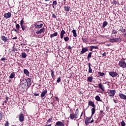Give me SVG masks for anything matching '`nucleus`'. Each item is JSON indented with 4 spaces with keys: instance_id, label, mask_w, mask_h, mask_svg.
<instances>
[{
    "instance_id": "obj_1",
    "label": "nucleus",
    "mask_w": 126,
    "mask_h": 126,
    "mask_svg": "<svg viewBox=\"0 0 126 126\" xmlns=\"http://www.w3.org/2000/svg\"><path fill=\"white\" fill-rule=\"evenodd\" d=\"M20 86L25 89V88H29L31 86V79L29 78H27L25 79H23L20 83Z\"/></svg>"
},
{
    "instance_id": "obj_2",
    "label": "nucleus",
    "mask_w": 126,
    "mask_h": 126,
    "mask_svg": "<svg viewBox=\"0 0 126 126\" xmlns=\"http://www.w3.org/2000/svg\"><path fill=\"white\" fill-rule=\"evenodd\" d=\"M79 115V109H78V108H77L74 114L73 113H71L70 114V116H69V118L70 119V120H76V119H77L78 118V116Z\"/></svg>"
},
{
    "instance_id": "obj_3",
    "label": "nucleus",
    "mask_w": 126,
    "mask_h": 126,
    "mask_svg": "<svg viewBox=\"0 0 126 126\" xmlns=\"http://www.w3.org/2000/svg\"><path fill=\"white\" fill-rule=\"evenodd\" d=\"M93 123H94V119H93L92 116L86 118L85 120V124L86 126H89V124H92Z\"/></svg>"
},
{
    "instance_id": "obj_4",
    "label": "nucleus",
    "mask_w": 126,
    "mask_h": 126,
    "mask_svg": "<svg viewBox=\"0 0 126 126\" xmlns=\"http://www.w3.org/2000/svg\"><path fill=\"white\" fill-rule=\"evenodd\" d=\"M118 65L122 68H126V63L125 61L121 60L119 61Z\"/></svg>"
},
{
    "instance_id": "obj_5",
    "label": "nucleus",
    "mask_w": 126,
    "mask_h": 126,
    "mask_svg": "<svg viewBox=\"0 0 126 126\" xmlns=\"http://www.w3.org/2000/svg\"><path fill=\"white\" fill-rule=\"evenodd\" d=\"M110 43H118V42H122V39L120 37L112 38L109 40Z\"/></svg>"
},
{
    "instance_id": "obj_6",
    "label": "nucleus",
    "mask_w": 126,
    "mask_h": 126,
    "mask_svg": "<svg viewBox=\"0 0 126 126\" xmlns=\"http://www.w3.org/2000/svg\"><path fill=\"white\" fill-rule=\"evenodd\" d=\"M41 21H38L36 23L34 24L35 28H42L43 27V24L41 23Z\"/></svg>"
},
{
    "instance_id": "obj_7",
    "label": "nucleus",
    "mask_w": 126,
    "mask_h": 126,
    "mask_svg": "<svg viewBox=\"0 0 126 126\" xmlns=\"http://www.w3.org/2000/svg\"><path fill=\"white\" fill-rule=\"evenodd\" d=\"M82 50L80 52V55H83V54H85V53H86V52H88L89 49L87 47H83V46H82Z\"/></svg>"
},
{
    "instance_id": "obj_8",
    "label": "nucleus",
    "mask_w": 126,
    "mask_h": 126,
    "mask_svg": "<svg viewBox=\"0 0 126 126\" xmlns=\"http://www.w3.org/2000/svg\"><path fill=\"white\" fill-rule=\"evenodd\" d=\"M116 94V90H110L108 92V95L110 97H114Z\"/></svg>"
},
{
    "instance_id": "obj_9",
    "label": "nucleus",
    "mask_w": 126,
    "mask_h": 126,
    "mask_svg": "<svg viewBox=\"0 0 126 126\" xmlns=\"http://www.w3.org/2000/svg\"><path fill=\"white\" fill-rule=\"evenodd\" d=\"M47 93H48V91H47V89L43 91L40 95L41 98L45 99L44 97H45V96H46V94H47Z\"/></svg>"
},
{
    "instance_id": "obj_10",
    "label": "nucleus",
    "mask_w": 126,
    "mask_h": 126,
    "mask_svg": "<svg viewBox=\"0 0 126 126\" xmlns=\"http://www.w3.org/2000/svg\"><path fill=\"white\" fill-rule=\"evenodd\" d=\"M19 121L21 123H22V122H24V115L22 113H20L19 115Z\"/></svg>"
},
{
    "instance_id": "obj_11",
    "label": "nucleus",
    "mask_w": 126,
    "mask_h": 126,
    "mask_svg": "<svg viewBox=\"0 0 126 126\" xmlns=\"http://www.w3.org/2000/svg\"><path fill=\"white\" fill-rule=\"evenodd\" d=\"M109 75L111 76V77H116V76H118V73L114 71H111L109 72Z\"/></svg>"
},
{
    "instance_id": "obj_12",
    "label": "nucleus",
    "mask_w": 126,
    "mask_h": 126,
    "mask_svg": "<svg viewBox=\"0 0 126 126\" xmlns=\"http://www.w3.org/2000/svg\"><path fill=\"white\" fill-rule=\"evenodd\" d=\"M1 40L2 41H3L4 43H6V42H8L9 41V39H8V38L7 37H5L4 35H2L1 36Z\"/></svg>"
},
{
    "instance_id": "obj_13",
    "label": "nucleus",
    "mask_w": 126,
    "mask_h": 126,
    "mask_svg": "<svg viewBox=\"0 0 126 126\" xmlns=\"http://www.w3.org/2000/svg\"><path fill=\"white\" fill-rule=\"evenodd\" d=\"M4 17H5V18H10L11 17V13L8 12L7 13H5L4 14Z\"/></svg>"
},
{
    "instance_id": "obj_14",
    "label": "nucleus",
    "mask_w": 126,
    "mask_h": 126,
    "mask_svg": "<svg viewBox=\"0 0 126 126\" xmlns=\"http://www.w3.org/2000/svg\"><path fill=\"white\" fill-rule=\"evenodd\" d=\"M98 87L99 89H101L102 91H105V87L102 83L98 84Z\"/></svg>"
},
{
    "instance_id": "obj_15",
    "label": "nucleus",
    "mask_w": 126,
    "mask_h": 126,
    "mask_svg": "<svg viewBox=\"0 0 126 126\" xmlns=\"http://www.w3.org/2000/svg\"><path fill=\"white\" fill-rule=\"evenodd\" d=\"M55 126H64V124L61 121H58L55 125Z\"/></svg>"
},
{
    "instance_id": "obj_16",
    "label": "nucleus",
    "mask_w": 126,
    "mask_h": 126,
    "mask_svg": "<svg viewBox=\"0 0 126 126\" xmlns=\"http://www.w3.org/2000/svg\"><path fill=\"white\" fill-rule=\"evenodd\" d=\"M119 96L120 97V98H121V99H123V100H126V95L124 94H123L122 93H120L119 94Z\"/></svg>"
},
{
    "instance_id": "obj_17",
    "label": "nucleus",
    "mask_w": 126,
    "mask_h": 126,
    "mask_svg": "<svg viewBox=\"0 0 126 126\" xmlns=\"http://www.w3.org/2000/svg\"><path fill=\"white\" fill-rule=\"evenodd\" d=\"M88 105H89V106H90L91 107H93V108H94V107H96V105H95L94 102H93L92 101H89L88 102Z\"/></svg>"
},
{
    "instance_id": "obj_18",
    "label": "nucleus",
    "mask_w": 126,
    "mask_h": 126,
    "mask_svg": "<svg viewBox=\"0 0 126 126\" xmlns=\"http://www.w3.org/2000/svg\"><path fill=\"white\" fill-rule=\"evenodd\" d=\"M93 49H98V46H90V52H93Z\"/></svg>"
},
{
    "instance_id": "obj_19",
    "label": "nucleus",
    "mask_w": 126,
    "mask_h": 126,
    "mask_svg": "<svg viewBox=\"0 0 126 126\" xmlns=\"http://www.w3.org/2000/svg\"><path fill=\"white\" fill-rule=\"evenodd\" d=\"M64 34H65V31H64V30H62L60 33V37L61 39L63 38V36L64 35Z\"/></svg>"
},
{
    "instance_id": "obj_20",
    "label": "nucleus",
    "mask_w": 126,
    "mask_h": 126,
    "mask_svg": "<svg viewBox=\"0 0 126 126\" xmlns=\"http://www.w3.org/2000/svg\"><path fill=\"white\" fill-rule=\"evenodd\" d=\"M51 77L53 79H55L56 78V75H55V71H54L53 69L51 70Z\"/></svg>"
},
{
    "instance_id": "obj_21",
    "label": "nucleus",
    "mask_w": 126,
    "mask_h": 126,
    "mask_svg": "<svg viewBox=\"0 0 126 126\" xmlns=\"http://www.w3.org/2000/svg\"><path fill=\"white\" fill-rule=\"evenodd\" d=\"M88 64L89 65V73H93V70L92 68H91V63H88Z\"/></svg>"
},
{
    "instance_id": "obj_22",
    "label": "nucleus",
    "mask_w": 126,
    "mask_h": 126,
    "mask_svg": "<svg viewBox=\"0 0 126 126\" xmlns=\"http://www.w3.org/2000/svg\"><path fill=\"white\" fill-rule=\"evenodd\" d=\"M92 111V115L91 116L92 117L94 114H95V112H96V106H94V107H93L91 109Z\"/></svg>"
},
{
    "instance_id": "obj_23",
    "label": "nucleus",
    "mask_w": 126,
    "mask_h": 126,
    "mask_svg": "<svg viewBox=\"0 0 126 126\" xmlns=\"http://www.w3.org/2000/svg\"><path fill=\"white\" fill-rule=\"evenodd\" d=\"M42 32H45V29H41L39 31H38L36 32V34H41Z\"/></svg>"
},
{
    "instance_id": "obj_24",
    "label": "nucleus",
    "mask_w": 126,
    "mask_h": 126,
    "mask_svg": "<svg viewBox=\"0 0 126 126\" xmlns=\"http://www.w3.org/2000/svg\"><path fill=\"white\" fill-rule=\"evenodd\" d=\"M58 36V32H55L54 33L50 34V37L52 39L54 38V37H57Z\"/></svg>"
},
{
    "instance_id": "obj_25",
    "label": "nucleus",
    "mask_w": 126,
    "mask_h": 126,
    "mask_svg": "<svg viewBox=\"0 0 126 126\" xmlns=\"http://www.w3.org/2000/svg\"><path fill=\"white\" fill-rule=\"evenodd\" d=\"M24 73L27 75V76H29V74H30L29 71L27 69H24Z\"/></svg>"
},
{
    "instance_id": "obj_26",
    "label": "nucleus",
    "mask_w": 126,
    "mask_h": 126,
    "mask_svg": "<svg viewBox=\"0 0 126 126\" xmlns=\"http://www.w3.org/2000/svg\"><path fill=\"white\" fill-rule=\"evenodd\" d=\"M64 8L65 9V11H67V12H68V11H69L70 9V7L68 5H66L64 6Z\"/></svg>"
},
{
    "instance_id": "obj_27",
    "label": "nucleus",
    "mask_w": 126,
    "mask_h": 126,
    "mask_svg": "<svg viewBox=\"0 0 126 126\" xmlns=\"http://www.w3.org/2000/svg\"><path fill=\"white\" fill-rule=\"evenodd\" d=\"M14 77H15V72H13L11 73L9 76V78H10L11 79H12V78H14Z\"/></svg>"
},
{
    "instance_id": "obj_28",
    "label": "nucleus",
    "mask_w": 126,
    "mask_h": 126,
    "mask_svg": "<svg viewBox=\"0 0 126 126\" xmlns=\"http://www.w3.org/2000/svg\"><path fill=\"white\" fill-rule=\"evenodd\" d=\"M95 99L96 101H98V102H103V100L101 99L99 95H96L95 97Z\"/></svg>"
},
{
    "instance_id": "obj_29",
    "label": "nucleus",
    "mask_w": 126,
    "mask_h": 126,
    "mask_svg": "<svg viewBox=\"0 0 126 126\" xmlns=\"http://www.w3.org/2000/svg\"><path fill=\"white\" fill-rule=\"evenodd\" d=\"M87 81H88V82H92V81H93V77L91 76L88 77Z\"/></svg>"
},
{
    "instance_id": "obj_30",
    "label": "nucleus",
    "mask_w": 126,
    "mask_h": 126,
    "mask_svg": "<svg viewBox=\"0 0 126 126\" xmlns=\"http://www.w3.org/2000/svg\"><path fill=\"white\" fill-rule=\"evenodd\" d=\"M92 57V52H89L87 56V59L89 61L90 59H91Z\"/></svg>"
},
{
    "instance_id": "obj_31",
    "label": "nucleus",
    "mask_w": 126,
    "mask_h": 126,
    "mask_svg": "<svg viewBox=\"0 0 126 126\" xmlns=\"http://www.w3.org/2000/svg\"><path fill=\"white\" fill-rule=\"evenodd\" d=\"M21 57L23 59H25L27 57V54L25 52H23L21 53Z\"/></svg>"
},
{
    "instance_id": "obj_32",
    "label": "nucleus",
    "mask_w": 126,
    "mask_h": 126,
    "mask_svg": "<svg viewBox=\"0 0 126 126\" xmlns=\"http://www.w3.org/2000/svg\"><path fill=\"white\" fill-rule=\"evenodd\" d=\"M119 30L122 32V33H126V29H124L123 27H122V28L120 29Z\"/></svg>"
},
{
    "instance_id": "obj_33",
    "label": "nucleus",
    "mask_w": 126,
    "mask_h": 126,
    "mask_svg": "<svg viewBox=\"0 0 126 126\" xmlns=\"http://www.w3.org/2000/svg\"><path fill=\"white\" fill-rule=\"evenodd\" d=\"M58 4V2H57L56 0L53 1V3H52V7L53 8H55V6Z\"/></svg>"
},
{
    "instance_id": "obj_34",
    "label": "nucleus",
    "mask_w": 126,
    "mask_h": 126,
    "mask_svg": "<svg viewBox=\"0 0 126 126\" xmlns=\"http://www.w3.org/2000/svg\"><path fill=\"white\" fill-rule=\"evenodd\" d=\"M72 32L74 37H77V34L76 33V31H75V30H73Z\"/></svg>"
},
{
    "instance_id": "obj_35",
    "label": "nucleus",
    "mask_w": 126,
    "mask_h": 126,
    "mask_svg": "<svg viewBox=\"0 0 126 126\" xmlns=\"http://www.w3.org/2000/svg\"><path fill=\"white\" fill-rule=\"evenodd\" d=\"M107 25H108V22H107V21H104L103 23L102 28H105V27H106V26H107Z\"/></svg>"
},
{
    "instance_id": "obj_36",
    "label": "nucleus",
    "mask_w": 126,
    "mask_h": 126,
    "mask_svg": "<svg viewBox=\"0 0 126 126\" xmlns=\"http://www.w3.org/2000/svg\"><path fill=\"white\" fill-rule=\"evenodd\" d=\"M82 39L84 43H86V44H87V43H88V39H87V38H82Z\"/></svg>"
},
{
    "instance_id": "obj_37",
    "label": "nucleus",
    "mask_w": 126,
    "mask_h": 126,
    "mask_svg": "<svg viewBox=\"0 0 126 126\" xmlns=\"http://www.w3.org/2000/svg\"><path fill=\"white\" fill-rule=\"evenodd\" d=\"M52 121H53V117H51L46 122V124H50V123H51V122H52Z\"/></svg>"
},
{
    "instance_id": "obj_38",
    "label": "nucleus",
    "mask_w": 126,
    "mask_h": 126,
    "mask_svg": "<svg viewBox=\"0 0 126 126\" xmlns=\"http://www.w3.org/2000/svg\"><path fill=\"white\" fill-rule=\"evenodd\" d=\"M98 74L99 75V76H104V75H105V74L104 73V72H98Z\"/></svg>"
},
{
    "instance_id": "obj_39",
    "label": "nucleus",
    "mask_w": 126,
    "mask_h": 126,
    "mask_svg": "<svg viewBox=\"0 0 126 126\" xmlns=\"http://www.w3.org/2000/svg\"><path fill=\"white\" fill-rule=\"evenodd\" d=\"M63 39L65 42H68L69 40V37H68V36L65 37L63 38Z\"/></svg>"
},
{
    "instance_id": "obj_40",
    "label": "nucleus",
    "mask_w": 126,
    "mask_h": 126,
    "mask_svg": "<svg viewBox=\"0 0 126 126\" xmlns=\"http://www.w3.org/2000/svg\"><path fill=\"white\" fill-rule=\"evenodd\" d=\"M112 34H117L118 33V32H117V31H116V30H114V29H112Z\"/></svg>"
},
{
    "instance_id": "obj_41",
    "label": "nucleus",
    "mask_w": 126,
    "mask_h": 126,
    "mask_svg": "<svg viewBox=\"0 0 126 126\" xmlns=\"http://www.w3.org/2000/svg\"><path fill=\"white\" fill-rule=\"evenodd\" d=\"M16 28L17 30H18V31H19V29L20 28V26L19 25V24H18L16 25Z\"/></svg>"
},
{
    "instance_id": "obj_42",
    "label": "nucleus",
    "mask_w": 126,
    "mask_h": 126,
    "mask_svg": "<svg viewBox=\"0 0 126 126\" xmlns=\"http://www.w3.org/2000/svg\"><path fill=\"white\" fill-rule=\"evenodd\" d=\"M61 78H62V77H59V78H58V79L57 80V83H60V82H61V81L62 80V79Z\"/></svg>"
},
{
    "instance_id": "obj_43",
    "label": "nucleus",
    "mask_w": 126,
    "mask_h": 126,
    "mask_svg": "<svg viewBox=\"0 0 126 126\" xmlns=\"http://www.w3.org/2000/svg\"><path fill=\"white\" fill-rule=\"evenodd\" d=\"M121 126H126V123L125 121H123L122 122H121Z\"/></svg>"
},
{
    "instance_id": "obj_44",
    "label": "nucleus",
    "mask_w": 126,
    "mask_h": 126,
    "mask_svg": "<svg viewBox=\"0 0 126 126\" xmlns=\"http://www.w3.org/2000/svg\"><path fill=\"white\" fill-rule=\"evenodd\" d=\"M24 24V21L23 20V19L20 21V25L21 26H23Z\"/></svg>"
},
{
    "instance_id": "obj_45",
    "label": "nucleus",
    "mask_w": 126,
    "mask_h": 126,
    "mask_svg": "<svg viewBox=\"0 0 126 126\" xmlns=\"http://www.w3.org/2000/svg\"><path fill=\"white\" fill-rule=\"evenodd\" d=\"M118 1H117V0H113V2H112V3L113 4H117V3H118Z\"/></svg>"
},
{
    "instance_id": "obj_46",
    "label": "nucleus",
    "mask_w": 126,
    "mask_h": 126,
    "mask_svg": "<svg viewBox=\"0 0 126 126\" xmlns=\"http://www.w3.org/2000/svg\"><path fill=\"white\" fill-rule=\"evenodd\" d=\"M2 120V114H1V111H0V121Z\"/></svg>"
},
{
    "instance_id": "obj_47",
    "label": "nucleus",
    "mask_w": 126,
    "mask_h": 126,
    "mask_svg": "<svg viewBox=\"0 0 126 126\" xmlns=\"http://www.w3.org/2000/svg\"><path fill=\"white\" fill-rule=\"evenodd\" d=\"M100 115H101V116H104V115H105V113H104V111H100Z\"/></svg>"
},
{
    "instance_id": "obj_48",
    "label": "nucleus",
    "mask_w": 126,
    "mask_h": 126,
    "mask_svg": "<svg viewBox=\"0 0 126 126\" xmlns=\"http://www.w3.org/2000/svg\"><path fill=\"white\" fill-rule=\"evenodd\" d=\"M4 126H9V123H8V121H7V122L5 123Z\"/></svg>"
},
{
    "instance_id": "obj_49",
    "label": "nucleus",
    "mask_w": 126,
    "mask_h": 126,
    "mask_svg": "<svg viewBox=\"0 0 126 126\" xmlns=\"http://www.w3.org/2000/svg\"><path fill=\"white\" fill-rule=\"evenodd\" d=\"M21 27L23 31H25V26H24V25L21 26Z\"/></svg>"
},
{
    "instance_id": "obj_50",
    "label": "nucleus",
    "mask_w": 126,
    "mask_h": 126,
    "mask_svg": "<svg viewBox=\"0 0 126 126\" xmlns=\"http://www.w3.org/2000/svg\"><path fill=\"white\" fill-rule=\"evenodd\" d=\"M102 57H106L107 56V53L104 52L103 54H102Z\"/></svg>"
},
{
    "instance_id": "obj_51",
    "label": "nucleus",
    "mask_w": 126,
    "mask_h": 126,
    "mask_svg": "<svg viewBox=\"0 0 126 126\" xmlns=\"http://www.w3.org/2000/svg\"><path fill=\"white\" fill-rule=\"evenodd\" d=\"M52 17L53 18H57V16L55 14H52Z\"/></svg>"
},
{
    "instance_id": "obj_52",
    "label": "nucleus",
    "mask_w": 126,
    "mask_h": 126,
    "mask_svg": "<svg viewBox=\"0 0 126 126\" xmlns=\"http://www.w3.org/2000/svg\"><path fill=\"white\" fill-rule=\"evenodd\" d=\"M84 113V115H85V111L84 112H82L81 113V116H80V118L81 119V117H82V115H83V114Z\"/></svg>"
},
{
    "instance_id": "obj_53",
    "label": "nucleus",
    "mask_w": 126,
    "mask_h": 126,
    "mask_svg": "<svg viewBox=\"0 0 126 126\" xmlns=\"http://www.w3.org/2000/svg\"><path fill=\"white\" fill-rule=\"evenodd\" d=\"M84 113V115H85V111L84 112H82L81 113V116H80V118L81 119V117H82V115H83V114Z\"/></svg>"
},
{
    "instance_id": "obj_54",
    "label": "nucleus",
    "mask_w": 126,
    "mask_h": 126,
    "mask_svg": "<svg viewBox=\"0 0 126 126\" xmlns=\"http://www.w3.org/2000/svg\"><path fill=\"white\" fill-rule=\"evenodd\" d=\"M84 113V115H85V111L84 112H82L81 113V116H80V118L81 119V117H82V115H83V114Z\"/></svg>"
},
{
    "instance_id": "obj_55",
    "label": "nucleus",
    "mask_w": 126,
    "mask_h": 126,
    "mask_svg": "<svg viewBox=\"0 0 126 126\" xmlns=\"http://www.w3.org/2000/svg\"><path fill=\"white\" fill-rule=\"evenodd\" d=\"M84 113V115H85V111L84 112H82L81 113V116H80V118L81 119V117H82V115H83V114Z\"/></svg>"
},
{
    "instance_id": "obj_56",
    "label": "nucleus",
    "mask_w": 126,
    "mask_h": 126,
    "mask_svg": "<svg viewBox=\"0 0 126 126\" xmlns=\"http://www.w3.org/2000/svg\"><path fill=\"white\" fill-rule=\"evenodd\" d=\"M39 94H37L36 93L33 94V95L34 96H39Z\"/></svg>"
},
{
    "instance_id": "obj_57",
    "label": "nucleus",
    "mask_w": 126,
    "mask_h": 126,
    "mask_svg": "<svg viewBox=\"0 0 126 126\" xmlns=\"http://www.w3.org/2000/svg\"><path fill=\"white\" fill-rule=\"evenodd\" d=\"M67 49H68V50H71V47L70 45L68 46Z\"/></svg>"
},
{
    "instance_id": "obj_58",
    "label": "nucleus",
    "mask_w": 126,
    "mask_h": 126,
    "mask_svg": "<svg viewBox=\"0 0 126 126\" xmlns=\"http://www.w3.org/2000/svg\"><path fill=\"white\" fill-rule=\"evenodd\" d=\"M5 60H6L5 58H2L0 59V61H5Z\"/></svg>"
},
{
    "instance_id": "obj_59",
    "label": "nucleus",
    "mask_w": 126,
    "mask_h": 126,
    "mask_svg": "<svg viewBox=\"0 0 126 126\" xmlns=\"http://www.w3.org/2000/svg\"><path fill=\"white\" fill-rule=\"evenodd\" d=\"M113 101L114 102V103H119V101L118 100H117L116 99H113Z\"/></svg>"
},
{
    "instance_id": "obj_60",
    "label": "nucleus",
    "mask_w": 126,
    "mask_h": 126,
    "mask_svg": "<svg viewBox=\"0 0 126 126\" xmlns=\"http://www.w3.org/2000/svg\"><path fill=\"white\" fill-rule=\"evenodd\" d=\"M123 36L124 37V38H126V33H123Z\"/></svg>"
},
{
    "instance_id": "obj_61",
    "label": "nucleus",
    "mask_w": 126,
    "mask_h": 126,
    "mask_svg": "<svg viewBox=\"0 0 126 126\" xmlns=\"http://www.w3.org/2000/svg\"><path fill=\"white\" fill-rule=\"evenodd\" d=\"M17 30H16V29H14L12 30V31H14L15 32H17Z\"/></svg>"
},
{
    "instance_id": "obj_62",
    "label": "nucleus",
    "mask_w": 126,
    "mask_h": 126,
    "mask_svg": "<svg viewBox=\"0 0 126 126\" xmlns=\"http://www.w3.org/2000/svg\"><path fill=\"white\" fill-rule=\"evenodd\" d=\"M56 101H58V102H59V97H56Z\"/></svg>"
},
{
    "instance_id": "obj_63",
    "label": "nucleus",
    "mask_w": 126,
    "mask_h": 126,
    "mask_svg": "<svg viewBox=\"0 0 126 126\" xmlns=\"http://www.w3.org/2000/svg\"><path fill=\"white\" fill-rule=\"evenodd\" d=\"M5 99H6V100L8 101V99H9L8 96H6Z\"/></svg>"
},
{
    "instance_id": "obj_64",
    "label": "nucleus",
    "mask_w": 126,
    "mask_h": 126,
    "mask_svg": "<svg viewBox=\"0 0 126 126\" xmlns=\"http://www.w3.org/2000/svg\"><path fill=\"white\" fill-rule=\"evenodd\" d=\"M45 126H52V124H49L48 125H45Z\"/></svg>"
}]
</instances>
